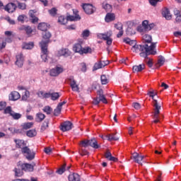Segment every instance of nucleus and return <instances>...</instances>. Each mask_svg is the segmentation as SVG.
<instances>
[{
	"label": "nucleus",
	"instance_id": "42",
	"mask_svg": "<svg viewBox=\"0 0 181 181\" xmlns=\"http://www.w3.org/2000/svg\"><path fill=\"white\" fill-rule=\"evenodd\" d=\"M13 112L14 111L12 110V107H11L10 106H8L7 107H6L4 109V114H8V115H10L11 117Z\"/></svg>",
	"mask_w": 181,
	"mask_h": 181
},
{
	"label": "nucleus",
	"instance_id": "38",
	"mask_svg": "<svg viewBox=\"0 0 181 181\" xmlns=\"http://www.w3.org/2000/svg\"><path fill=\"white\" fill-rule=\"evenodd\" d=\"M50 98L52 101H56L57 100H59V98H60V93L57 92L52 93Z\"/></svg>",
	"mask_w": 181,
	"mask_h": 181
},
{
	"label": "nucleus",
	"instance_id": "61",
	"mask_svg": "<svg viewBox=\"0 0 181 181\" xmlns=\"http://www.w3.org/2000/svg\"><path fill=\"white\" fill-rule=\"evenodd\" d=\"M148 25H149V21H148L146 20L144 21L142 23V27L145 28L146 30L147 29Z\"/></svg>",
	"mask_w": 181,
	"mask_h": 181
},
{
	"label": "nucleus",
	"instance_id": "27",
	"mask_svg": "<svg viewBox=\"0 0 181 181\" xmlns=\"http://www.w3.org/2000/svg\"><path fill=\"white\" fill-rule=\"evenodd\" d=\"M69 181H80V175L77 173L70 174L68 177Z\"/></svg>",
	"mask_w": 181,
	"mask_h": 181
},
{
	"label": "nucleus",
	"instance_id": "36",
	"mask_svg": "<svg viewBox=\"0 0 181 181\" xmlns=\"http://www.w3.org/2000/svg\"><path fill=\"white\" fill-rule=\"evenodd\" d=\"M102 6L103 8L105 9V11H106V12H111V11L112 10V6L107 3H103Z\"/></svg>",
	"mask_w": 181,
	"mask_h": 181
},
{
	"label": "nucleus",
	"instance_id": "56",
	"mask_svg": "<svg viewBox=\"0 0 181 181\" xmlns=\"http://www.w3.org/2000/svg\"><path fill=\"white\" fill-rule=\"evenodd\" d=\"M81 146L83 148H87V146H89L88 140H83L81 142Z\"/></svg>",
	"mask_w": 181,
	"mask_h": 181
},
{
	"label": "nucleus",
	"instance_id": "5",
	"mask_svg": "<svg viewBox=\"0 0 181 181\" xmlns=\"http://www.w3.org/2000/svg\"><path fill=\"white\" fill-rule=\"evenodd\" d=\"M21 153L24 154V156H25L26 159L28 160H33V159H35V151L30 150L28 146L22 148Z\"/></svg>",
	"mask_w": 181,
	"mask_h": 181
},
{
	"label": "nucleus",
	"instance_id": "59",
	"mask_svg": "<svg viewBox=\"0 0 181 181\" xmlns=\"http://www.w3.org/2000/svg\"><path fill=\"white\" fill-rule=\"evenodd\" d=\"M122 23H117L115 25V28H116L117 30H122Z\"/></svg>",
	"mask_w": 181,
	"mask_h": 181
},
{
	"label": "nucleus",
	"instance_id": "44",
	"mask_svg": "<svg viewBox=\"0 0 181 181\" xmlns=\"http://www.w3.org/2000/svg\"><path fill=\"white\" fill-rule=\"evenodd\" d=\"M33 127V122H27L23 124V129H30Z\"/></svg>",
	"mask_w": 181,
	"mask_h": 181
},
{
	"label": "nucleus",
	"instance_id": "33",
	"mask_svg": "<svg viewBox=\"0 0 181 181\" xmlns=\"http://www.w3.org/2000/svg\"><path fill=\"white\" fill-rule=\"evenodd\" d=\"M4 34L6 35V36H7V38H6V42H7L8 43H11V42H12V38L13 37V35L12 34V32L6 31Z\"/></svg>",
	"mask_w": 181,
	"mask_h": 181
},
{
	"label": "nucleus",
	"instance_id": "20",
	"mask_svg": "<svg viewBox=\"0 0 181 181\" xmlns=\"http://www.w3.org/2000/svg\"><path fill=\"white\" fill-rule=\"evenodd\" d=\"M9 100L11 101H16V100H19L21 98V94H19L17 91H13L9 95Z\"/></svg>",
	"mask_w": 181,
	"mask_h": 181
},
{
	"label": "nucleus",
	"instance_id": "53",
	"mask_svg": "<svg viewBox=\"0 0 181 181\" xmlns=\"http://www.w3.org/2000/svg\"><path fill=\"white\" fill-rule=\"evenodd\" d=\"M145 59V62L148 64V67H152L153 66V63H152V59L148 58V57H146Z\"/></svg>",
	"mask_w": 181,
	"mask_h": 181
},
{
	"label": "nucleus",
	"instance_id": "15",
	"mask_svg": "<svg viewBox=\"0 0 181 181\" xmlns=\"http://www.w3.org/2000/svg\"><path fill=\"white\" fill-rule=\"evenodd\" d=\"M16 4L13 3H8L5 7L4 10L6 12H8V13H13V12H15L16 11Z\"/></svg>",
	"mask_w": 181,
	"mask_h": 181
},
{
	"label": "nucleus",
	"instance_id": "46",
	"mask_svg": "<svg viewBox=\"0 0 181 181\" xmlns=\"http://www.w3.org/2000/svg\"><path fill=\"white\" fill-rule=\"evenodd\" d=\"M108 138V141H110V142L112 141H118L119 138L115 136V134H109V136H107Z\"/></svg>",
	"mask_w": 181,
	"mask_h": 181
},
{
	"label": "nucleus",
	"instance_id": "47",
	"mask_svg": "<svg viewBox=\"0 0 181 181\" xmlns=\"http://www.w3.org/2000/svg\"><path fill=\"white\" fill-rule=\"evenodd\" d=\"M11 117L13 119H21V118H22V115L13 112V114H11Z\"/></svg>",
	"mask_w": 181,
	"mask_h": 181
},
{
	"label": "nucleus",
	"instance_id": "60",
	"mask_svg": "<svg viewBox=\"0 0 181 181\" xmlns=\"http://www.w3.org/2000/svg\"><path fill=\"white\" fill-rule=\"evenodd\" d=\"M45 92L42 90H40L37 92V95H38L40 98H45Z\"/></svg>",
	"mask_w": 181,
	"mask_h": 181
},
{
	"label": "nucleus",
	"instance_id": "37",
	"mask_svg": "<svg viewBox=\"0 0 181 181\" xmlns=\"http://www.w3.org/2000/svg\"><path fill=\"white\" fill-rule=\"evenodd\" d=\"M37 28L39 30H42V32H45L47 30V24L46 23H40L38 24Z\"/></svg>",
	"mask_w": 181,
	"mask_h": 181
},
{
	"label": "nucleus",
	"instance_id": "58",
	"mask_svg": "<svg viewBox=\"0 0 181 181\" xmlns=\"http://www.w3.org/2000/svg\"><path fill=\"white\" fill-rule=\"evenodd\" d=\"M81 70L83 73H86V71H87V65H86L85 63L81 64Z\"/></svg>",
	"mask_w": 181,
	"mask_h": 181
},
{
	"label": "nucleus",
	"instance_id": "40",
	"mask_svg": "<svg viewBox=\"0 0 181 181\" xmlns=\"http://www.w3.org/2000/svg\"><path fill=\"white\" fill-rule=\"evenodd\" d=\"M58 22L60 25H66V23H67V18H66L64 16H61L58 18Z\"/></svg>",
	"mask_w": 181,
	"mask_h": 181
},
{
	"label": "nucleus",
	"instance_id": "23",
	"mask_svg": "<svg viewBox=\"0 0 181 181\" xmlns=\"http://www.w3.org/2000/svg\"><path fill=\"white\" fill-rule=\"evenodd\" d=\"M105 158L107 159V160H110L112 162H118V158L112 156V154H111V152L107 151L105 154Z\"/></svg>",
	"mask_w": 181,
	"mask_h": 181
},
{
	"label": "nucleus",
	"instance_id": "31",
	"mask_svg": "<svg viewBox=\"0 0 181 181\" xmlns=\"http://www.w3.org/2000/svg\"><path fill=\"white\" fill-rule=\"evenodd\" d=\"M45 118H46V116L45 115V114H43L42 112H39V113L36 114L35 121L37 122H42V121H43V119H45Z\"/></svg>",
	"mask_w": 181,
	"mask_h": 181
},
{
	"label": "nucleus",
	"instance_id": "32",
	"mask_svg": "<svg viewBox=\"0 0 181 181\" xmlns=\"http://www.w3.org/2000/svg\"><path fill=\"white\" fill-rule=\"evenodd\" d=\"M34 13L35 12L33 11V10H31L29 12V15H30V18H31L32 23H36L39 21V18H37V17H36Z\"/></svg>",
	"mask_w": 181,
	"mask_h": 181
},
{
	"label": "nucleus",
	"instance_id": "11",
	"mask_svg": "<svg viewBox=\"0 0 181 181\" xmlns=\"http://www.w3.org/2000/svg\"><path fill=\"white\" fill-rule=\"evenodd\" d=\"M69 81L72 90L76 91V93H78L79 91L78 85L77 84V81L74 80V77L70 76L69 78Z\"/></svg>",
	"mask_w": 181,
	"mask_h": 181
},
{
	"label": "nucleus",
	"instance_id": "48",
	"mask_svg": "<svg viewBox=\"0 0 181 181\" xmlns=\"http://www.w3.org/2000/svg\"><path fill=\"white\" fill-rule=\"evenodd\" d=\"M6 47V40H4L2 37L0 38V50H2V49H5Z\"/></svg>",
	"mask_w": 181,
	"mask_h": 181
},
{
	"label": "nucleus",
	"instance_id": "21",
	"mask_svg": "<svg viewBox=\"0 0 181 181\" xmlns=\"http://www.w3.org/2000/svg\"><path fill=\"white\" fill-rule=\"evenodd\" d=\"M145 69V64H141L139 65H135L133 66L132 70L133 73H139L142 71V70Z\"/></svg>",
	"mask_w": 181,
	"mask_h": 181
},
{
	"label": "nucleus",
	"instance_id": "6",
	"mask_svg": "<svg viewBox=\"0 0 181 181\" xmlns=\"http://www.w3.org/2000/svg\"><path fill=\"white\" fill-rule=\"evenodd\" d=\"M52 37V34L50 32L46 31L43 35H42V42H40V46H45V47H47V45L49 44V39Z\"/></svg>",
	"mask_w": 181,
	"mask_h": 181
},
{
	"label": "nucleus",
	"instance_id": "45",
	"mask_svg": "<svg viewBox=\"0 0 181 181\" xmlns=\"http://www.w3.org/2000/svg\"><path fill=\"white\" fill-rule=\"evenodd\" d=\"M64 172H66V164H64L61 168H59L57 170V173H58V175H63Z\"/></svg>",
	"mask_w": 181,
	"mask_h": 181
},
{
	"label": "nucleus",
	"instance_id": "51",
	"mask_svg": "<svg viewBox=\"0 0 181 181\" xmlns=\"http://www.w3.org/2000/svg\"><path fill=\"white\" fill-rule=\"evenodd\" d=\"M47 128H49V121L46 120L44 122L41 127L42 131H45Z\"/></svg>",
	"mask_w": 181,
	"mask_h": 181
},
{
	"label": "nucleus",
	"instance_id": "50",
	"mask_svg": "<svg viewBox=\"0 0 181 181\" xmlns=\"http://www.w3.org/2000/svg\"><path fill=\"white\" fill-rule=\"evenodd\" d=\"M100 80L102 84H108V78H107V76L105 75H102L100 76Z\"/></svg>",
	"mask_w": 181,
	"mask_h": 181
},
{
	"label": "nucleus",
	"instance_id": "2",
	"mask_svg": "<svg viewBox=\"0 0 181 181\" xmlns=\"http://www.w3.org/2000/svg\"><path fill=\"white\" fill-rule=\"evenodd\" d=\"M156 94V93H155L154 91H149L148 93V95H149V97H151L154 101L153 122L154 124H158V122H160V116H159V114H160V105H159V103H158V100H155L154 98Z\"/></svg>",
	"mask_w": 181,
	"mask_h": 181
},
{
	"label": "nucleus",
	"instance_id": "62",
	"mask_svg": "<svg viewBox=\"0 0 181 181\" xmlns=\"http://www.w3.org/2000/svg\"><path fill=\"white\" fill-rule=\"evenodd\" d=\"M127 35H135V30H132V28H129L127 30Z\"/></svg>",
	"mask_w": 181,
	"mask_h": 181
},
{
	"label": "nucleus",
	"instance_id": "43",
	"mask_svg": "<svg viewBox=\"0 0 181 181\" xmlns=\"http://www.w3.org/2000/svg\"><path fill=\"white\" fill-rule=\"evenodd\" d=\"M42 111H44V112H45L46 114H47L48 115L52 114V112H53V109H52V107H50V106H45L43 109Z\"/></svg>",
	"mask_w": 181,
	"mask_h": 181
},
{
	"label": "nucleus",
	"instance_id": "25",
	"mask_svg": "<svg viewBox=\"0 0 181 181\" xmlns=\"http://www.w3.org/2000/svg\"><path fill=\"white\" fill-rule=\"evenodd\" d=\"M143 40L145 41L146 43H148L147 44L148 45V46L153 45V43H151V42H152V36L148 34H145L144 35H143ZM153 45H155V46L156 47V43H153Z\"/></svg>",
	"mask_w": 181,
	"mask_h": 181
},
{
	"label": "nucleus",
	"instance_id": "12",
	"mask_svg": "<svg viewBox=\"0 0 181 181\" xmlns=\"http://www.w3.org/2000/svg\"><path fill=\"white\" fill-rule=\"evenodd\" d=\"M110 64V61H100L96 62L93 66V71L95 70H98L99 69H103V67H105V66H108Z\"/></svg>",
	"mask_w": 181,
	"mask_h": 181
},
{
	"label": "nucleus",
	"instance_id": "1",
	"mask_svg": "<svg viewBox=\"0 0 181 181\" xmlns=\"http://www.w3.org/2000/svg\"><path fill=\"white\" fill-rule=\"evenodd\" d=\"M155 47V44H150V45H141L136 44L132 47V50L134 53H140L139 54L141 57L146 58L148 54H156Z\"/></svg>",
	"mask_w": 181,
	"mask_h": 181
},
{
	"label": "nucleus",
	"instance_id": "49",
	"mask_svg": "<svg viewBox=\"0 0 181 181\" xmlns=\"http://www.w3.org/2000/svg\"><path fill=\"white\" fill-rule=\"evenodd\" d=\"M29 97H30V92H29L28 90H25L22 98L24 100V101H26Z\"/></svg>",
	"mask_w": 181,
	"mask_h": 181
},
{
	"label": "nucleus",
	"instance_id": "9",
	"mask_svg": "<svg viewBox=\"0 0 181 181\" xmlns=\"http://www.w3.org/2000/svg\"><path fill=\"white\" fill-rule=\"evenodd\" d=\"M16 177H21L23 176V170H22V165L21 162L17 163V165L13 169Z\"/></svg>",
	"mask_w": 181,
	"mask_h": 181
},
{
	"label": "nucleus",
	"instance_id": "35",
	"mask_svg": "<svg viewBox=\"0 0 181 181\" xmlns=\"http://www.w3.org/2000/svg\"><path fill=\"white\" fill-rule=\"evenodd\" d=\"M26 135L29 138H33L34 136H36V135H37V132H36V129H30L27 131Z\"/></svg>",
	"mask_w": 181,
	"mask_h": 181
},
{
	"label": "nucleus",
	"instance_id": "22",
	"mask_svg": "<svg viewBox=\"0 0 181 181\" xmlns=\"http://www.w3.org/2000/svg\"><path fill=\"white\" fill-rule=\"evenodd\" d=\"M162 15L167 21H170V19H172V14H170V11H169L168 8H164Z\"/></svg>",
	"mask_w": 181,
	"mask_h": 181
},
{
	"label": "nucleus",
	"instance_id": "3",
	"mask_svg": "<svg viewBox=\"0 0 181 181\" xmlns=\"http://www.w3.org/2000/svg\"><path fill=\"white\" fill-rule=\"evenodd\" d=\"M73 51L75 53H78L79 54H87V53H91V48L88 47L83 48V47H81V44L76 43L73 46Z\"/></svg>",
	"mask_w": 181,
	"mask_h": 181
},
{
	"label": "nucleus",
	"instance_id": "55",
	"mask_svg": "<svg viewBox=\"0 0 181 181\" xmlns=\"http://www.w3.org/2000/svg\"><path fill=\"white\" fill-rule=\"evenodd\" d=\"M137 30L139 32V33H145V32L147 31L146 28L143 27V25L142 26H141V25L138 26L137 27Z\"/></svg>",
	"mask_w": 181,
	"mask_h": 181
},
{
	"label": "nucleus",
	"instance_id": "4",
	"mask_svg": "<svg viewBox=\"0 0 181 181\" xmlns=\"http://www.w3.org/2000/svg\"><path fill=\"white\" fill-rule=\"evenodd\" d=\"M97 36L98 39H103V40H106V43L108 46H111V45H112V38H111L112 36V31L110 30L105 33H98L97 34Z\"/></svg>",
	"mask_w": 181,
	"mask_h": 181
},
{
	"label": "nucleus",
	"instance_id": "26",
	"mask_svg": "<svg viewBox=\"0 0 181 181\" xmlns=\"http://www.w3.org/2000/svg\"><path fill=\"white\" fill-rule=\"evenodd\" d=\"M88 144L89 146H91L95 149H98V148H100V146L98 145V143L97 142V140H95V139L88 140Z\"/></svg>",
	"mask_w": 181,
	"mask_h": 181
},
{
	"label": "nucleus",
	"instance_id": "19",
	"mask_svg": "<svg viewBox=\"0 0 181 181\" xmlns=\"http://www.w3.org/2000/svg\"><path fill=\"white\" fill-rule=\"evenodd\" d=\"M21 169L24 170V172H33V165L29 163H22L21 162Z\"/></svg>",
	"mask_w": 181,
	"mask_h": 181
},
{
	"label": "nucleus",
	"instance_id": "14",
	"mask_svg": "<svg viewBox=\"0 0 181 181\" xmlns=\"http://www.w3.org/2000/svg\"><path fill=\"white\" fill-rule=\"evenodd\" d=\"M23 62H25V57H23V54L18 53L16 55V66H18V67H22V66H23Z\"/></svg>",
	"mask_w": 181,
	"mask_h": 181
},
{
	"label": "nucleus",
	"instance_id": "63",
	"mask_svg": "<svg viewBox=\"0 0 181 181\" xmlns=\"http://www.w3.org/2000/svg\"><path fill=\"white\" fill-rule=\"evenodd\" d=\"M6 107V102H0V111Z\"/></svg>",
	"mask_w": 181,
	"mask_h": 181
},
{
	"label": "nucleus",
	"instance_id": "8",
	"mask_svg": "<svg viewBox=\"0 0 181 181\" xmlns=\"http://www.w3.org/2000/svg\"><path fill=\"white\" fill-rule=\"evenodd\" d=\"M73 129V123H71L70 121H66L63 122L61 124L60 129L62 131V132H66V131H70Z\"/></svg>",
	"mask_w": 181,
	"mask_h": 181
},
{
	"label": "nucleus",
	"instance_id": "64",
	"mask_svg": "<svg viewBox=\"0 0 181 181\" xmlns=\"http://www.w3.org/2000/svg\"><path fill=\"white\" fill-rule=\"evenodd\" d=\"M133 107L135 108V110H139L141 108V104L139 103H133Z\"/></svg>",
	"mask_w": 181,
	"mask_h": 181
},
{
	"label": "nucleus",
	"instance_id": "57",
	"mask_svg": "<svg viewBox=\"0 0 181 181\" xmlns=\"http://www.w3.org/2000/svg\"><path fill=\"white\" fill-rule=\"evenodd\" d=\"M49 13L52 15V16H54L57 13V9L56 8H52L51 10H49Z\"/></svg>",
	"mask_w": 181,
	"mask_h": 181
},
{
	"label": "nucleus",
	"instance_id": "29",
	"mask_svg": "<svg viewBox=\"0 0 181 181\" xmlns=\"http://www.w3.org/2000/svg\"><path fill=\"white\" fill-rule=\"evenodd\" d=\"M99 94V101L103 103V104H107L108 101L107 100V98H105V96L103 94V90H100L98 91Z\"/></svg>",
	"mask_w": 181,
	"mask_h": 181
},
{
	"label": "nucleus",
	"instance_id": "13",
	"mask_svg": "<svg viewBox=\"0 0 181 181\" xmlns=\"http://www.w3.org/2000/svg\"><path fill=\"white\" fill-rule=\"evenodd\" d=\"M83 9L87 15H91V13H94V7L93 5L89 4H85L83 5Z\"/></svg>",
	"mask_w": 181,
	"mask_h": 181
},
{
	"label": "nucleus",
	"instance_id": "7",
	"mask_svg": "<svg viewBox=\"0 0 181 181\" xmlns=\"http://www.w3.org/2000/svg\"><path fill=\"white\" fill-rule=\"evenodd\" d=\"M64 71V69L62 66H56L55 68L52 69L49 71V76L52 77H57L59 74H61V73H63Z\"/></svg>",
	"mask_w": 181,
	"mask_h": 181
},
{
	"label": "nucleus",
	"instance_id": "17",
	"mask_svg": "<svg viewBox=\"0 0 181 181\" xmlns=\"http://www.w3.org/2000/svg\"><path fill=\"white\" fill-rule=\"evenodd\" d=\"M74 14L75 16H67L66 19L67 21H80L81 19V17L78 15V11L77 10H73Z\"/></svg>",
	"mask_w": 181,
	"mask_h": 181
},
{
	"label": "nucleus",
	"instance_id": "54",
	"mask_svg": "<svg viewBox=\"0 0 181 181\" xmlns=\"http://www.w3.org/2000/svg\"><path fill=\"white\" fill-rule=\"evenodd\" d=\"M18 9L25 10V9H26V4L25 3L18 2Z\"/></svg>",
	"mask_w": 181,
	"mask_h": 181
},
{
	"label": "nucleus",
	"instance_id": "18",
	"mask_svg": "<svg viewBox=\"0 0 181 181\" xmlns=\"http://www.w3.org/2000/svg\"><path fill=\"white\" fill-rule=\"evenodd\" d=\"M71 54V52L67 48H62L57 52V56H64V57H69Z\"/></svg>",
	"mask_w": 181,
	"mask_h": 181
},
{
	"label": "nucleus",
	"instance_id": "39",
	"mask_svg": "<svg viewBox=\"0 0 181 181\" xmlns=\"http://www.w3.org/2000/svg\"><path fill=\"white\" fill-rule=\"evenodd\" d=\"M124 43H127V45H130V46H135L136 45V40H132L129 38H125L124 39Z\"/></svg>",
	"mask_w": 181,
	"mask_h": 181
},
{
	"label": "nucleus",
	"instance_id": "10",
	"mask_svg": "<svg viewBox=\"0 0 181 181\" xmlns=\"http://www.w3.org/2000/svg\"><path fill=\"white\" fill-rule=\"evenodd\" d=\"M145 158V156H141L138 153H134L132 156V159L134 160V162L136 163H138L139 165H141L142 166V160H144V158Z\"/></svg>",
	"mask_w": 181,
	"mask_h": 181
},
{
	"label": "nucleus",
	"instance_id": "28",
	"mask_svg": "<svg viewBox=\"0 0 181 181\" xmlns=\"http://www.w3.org/2000/svg\"><path fill=\"white\" fill-rule=\"evenodd\" d=\"M105 22H112V21H115V14L112 13H108L105 18Z\"/></svg>",
	"mask_w": 181,
	"mask_h": 181
},
{
	"label": "nucleus",
	"instance_id": "41",
	"mask_svg": "<svg viewBox=\"0 0 181 181\" xmlns=\"http://www.w3.org/2000/svg\"><path fill=\"white\" fill-rule=\"evenodd\" d=\"M165 64V58L162 56L158 57V63L156 64L157 67H160L161 66H163Z\"/></svg>",
	"mask_w": 181,
	"mask_h": 181
},
{
	"label": "nucleus",
	"instance_id": "24",
	"mask_svg": "<svg viewBox=\"0 0 181 181\" xmlns=\"http://www.w3.org/2000/svg\"><path fill=\"white\" fill-rule=\"evenodd\" d=\"M14 142L16 144V148H19L22 149V148H25L26 146V144L25 143V141L21 140V139H15Z\"/></svg>",
	"mask_w": 181,
	"mask_h": 181
},
{
	"label": "nucleus",
	"instance_id": "52",
	"mask_svg": "<svg viewBox=\"0 0 181 181\" xmlns=\"http://www.w3.org/2000/svg\"><path fill=\"white\" fill-rule=\"evenodd\" d=\"M90 36V31L88 30H85L82 33V37L86 39V37H88Z\"/></svg>",
	"mask_w": 181,
	"mask_h": 181
},
{
	"label": "nucleus",
	"instance_id": "34",
	"mask_svg": "<svg viewBox=\"0 0 181 181\" xmlns=\"http://www.w3.org/2000/svg\"><path fill=\"white\" fill-rule=\"evenodd\" d=\"M35 46V44L33 42H24L23 44V49H25L26 50H30V49H33V47Z\"/></svg>",
	"mask_w": 181,
	"mask_h": 181
},
{
	"label": "nucleus",
	"instance_id": "30",
	"mask_svg": "<svg viewBox=\"0 0 181 181\" xmlns=\"http://www.w3.org/2000/svg\"><path fill=\"white\" fill-rule=\"evenodd\" d=\"M20 30H25L27 35H30L33 32L32 28L29 25H23L20 28Z\"/></svg>",
	"mask_w": 181,
	"mask_h": 181
},
{
	"label": "nucleus",
	"instance_id": "16",
	"mask_svg": "<svg viewBox=\"0 0 181 181\" xmlns=\"http://www.w3.org/2000/svg\"><path fill=\"white\" fill-rule=\"evenodd\" d=\"M41 50H42V54H41V59H42L43 62H47L48 58H47V54H48V51H47V47L46 45H42Z\"/></svg>",
	"mask_w": 181,
	"mask_h": 181
}]
</instances>
